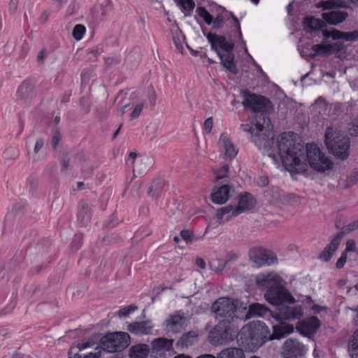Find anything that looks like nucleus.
I'll list each match as a JSON object with an SVG mask.
<instances>
[{
    "label": "nucleus",
    "mask_w": 358,
    "mask_h": 358,
    "mask_svg": "<svg viewBox=\"0 0 358 358\" xmlns=\"http://www.w3.org/2000/svg\"><path fill=\"white\" fill-rule=\"evenodd\" d=\"M282 278L273 272L260 273L256 277L258 287L266 289L265 299L272 305L278 306L282 302H295L294 297L282 286Z\"/></svg>",
    "instance_id": "nucleus-3"
},
{
    "label": "nucleus",
    "mask_w": 358,
    "mask_h": 358,
    "mask_svg": "<svg viewBox=\"0 0 358 358\" xmlns=\"http://www.w3.org/2000/svg\"><path fill=\"white\" fill-rule=\"evenodd\" d=\"M173 339L158 338L152 341L151 345L153 352L171 351L173 350Z\"/></svg>",
    "instance_id": "nucleus-23"
},
{
    "label": "nucleus",
    "mask_w": 358,
    "mask_h": 358,
    "mask_svg": "<svg viewBox=\"0 0 358 358\" xmlns=\"http://www.w3.org/2000/svg\"><path fill=\"white\" fill-rule=\"evenodd\" d=\"M218 358H245V355L243 349L240 348H227L218 354Z\"/></svg>",
    "instance_id": "nucleus-28"
},
{
    "label": "nucleus",
    "mask_w": 358,
    "mask_h": 358,
    "mask_svg": "<svg viewBox=\"0 0 358 358\" xmlns=\"http://www.w3.org/2000/svg\"><path fill=\"white\" fill-rule=\"evenodd\" d=\"M207 38L211 44L212 49L217 53L220 52L218 50V46L222 50L223 52H231L234 49V43L227 41L222 36H217L216 34L209 33L207 35Z\"/></svg>",
    "instance_id": "nucleus-13"
},
{
    "label": "nucleus",
    "mask_w": 358,
    "mask_h": 358,
    "mask_svg": "<svg viewBox=\"0 0 358 358\" xmlns=\"http://www.w3.org/2000/svg\"><path fill=\"white\" fill-rule=\"evenodd\" d=\"M227 261L222 259H214L208 263L210 268L216 273H220L224 270Z\"/></svg>",
    "instance_id": "nucleus-34"
},
{
    "label": "nucleus",
    "mask_w": 358,
    "mask_h": 358,
    "mask_svg": "<svg viewBox=\"0 0 358 358\" xmlns=\"http://www.w3.org/2000/svg\"><path fill=\"white\" fill-rule=\"evenodd\" d=\"M180 236L187 245H192L194 241L199 239V238L194 235V232L189 229L181 230Z\"/></svg>",
    "instance_id": "nucleus-35"
},
{
    "label": "nucleus",
    "mask_w": 358,
    "mask_h": 358,
    "mask_svg": "<svg viewBox=\"0 0 358 358\" xmlns=\"http://www.w3.org/2000/svg\"><path fill=\"white\" fill-rule=\"evenodd\" d=\"M213 125V121L212 117L207 118L203 124L204 129L206 132L210 133Z\"/></svg>",
    "instance_id": "nucleus-54"
},
{
    "label": "nucleus",
    "mask_w": 358,
    "mask_h": 358,
    "mask_svg": "<svg viewBox=\"0 0 358 358\" xmlns=\"http://www.w3.org/2000/svg\"><path fill=\"white\" fill-rule=\"evenodd\" d=\"M269 311L268 308L263 304L254 303L248 306L246 313V319H250L255 317H262Z\"/></svg>",
    "instance_id": "nucleus-26"
},
{
    "label": "nucleus",
    "mask_w": 358,
    "mask_h": 358,
    "mask_svg": "<svg viewBox=\"0 0 358 358\" xmlns=\"http://www.w3.org/2000/svg\"><path fill=\"white\" fill-rule=\"evenodd\" d=\"M137 309V307L134 305H130L123 308H121L118 311L119 317H126L128 316L130 313L134 312Z\"/></svg>",
    "instance_id": "nucleus-46"
},
{
    "label": "nucleus",
    "mask_w": 358,
    "mask_h": 358,
    "mask_svg": "<svg viewBox=\"0 0 358 358\" xmlns=\"http://www.w3.org/2000/svg\"><path fill=\"white\" fill-rule=\"evenodd\" d=\"M85 31H86V28L84 25L83 24H76L73 29V31H72V35H73V37L76 40V41H80L85 34Z\"/></svg>",
    "instance_id": "nucleus-39"
},
{
    "label": "nucleus",
    "mask_w": 358,
    "mask_h": 358,
    "mask_svg": "<svg viewBox=\"0 0 358 358\" xmlns=\"http://www.w3.org/2000/svg\"><path fill=\"white\" fill-rule=\"evenodd\" d=\"M61 139V136L59 131H56L52 138V145L53 148H56Z\"/></svg>",
    "instance_id": "nucleus-55"
},
{
    "label": "nucleus",
    "mask_w": 358,
    "mask_h": 358,
    "mask_svg": "<svg viewBox=\"0 0 358 358\" xmlns=\"http://www.w3.org/2000/svg\"><path fill=\"white\" fill-rule=\"evenodd\" d=\"M217 55L221 60V64L230 72L236 74L237 69L234 62V55L232 51L227 52H217Z\"/></svg>",
    "instance_id": "nucleus-24"
},
{
    "label": "nucleus",
    "mask_w": 358,
    "mask_h": 358,
    "mask_svg": "<svg viewBox=\"0 0 358 358\" xmlns=\"http://www.w3.org/2000/svg\"><path fill=\"white\" fill-rule=\"evenodd\" d=\"M167 20L169 22L171 23L169 25V27H170V31L172 34L173 41L176 45V47L177 48H179V38L178 37V33L179 31V27H178V23L176 22V20H174L172 22L171 17L169 16L167 17Z\"/></svg>",
    "instance_id": "nucleus-36"
},
{
    "label": "nucleus",
    "mask_w": 358,
    "mask_h": 358,
    "mask_svg": "<svg viewBox=\"0 0 358 358\" xmlns=\"http://www.w3.org/2000/svg\"><path fill=\"white\" fill-rule=\"evenodd\" d=\"M278 155L287 171L297 173L305 172L310 166L319 172L332 169L333 164L320 148L314 144L303 145L296 142L294 133H283L277 141Z\"/></svg>",
    "instance_id": "nucleus-1"
},
{
    "label": "nucleus",
    "mask_w": 358,
    "mask_h": 358,
    "mask_svg": "<svg viewBox=\"0 0 358 358\" xmlns=\"http://www.w3.org/2000/svg\"><path fill=\"white\" fill-rule=\"evenodd\" d=\"M144 107V103L141 102L137 103L132 110V112L129 115V118L131 120L138 118L141 114L143 109Z\"/></svg>",
    "instance_id": "nucleus-44"
},
{
    "label": "nucleus",
    "mask_w": 358,
    "mask_h": 358,
    "mask_svg": "<svg viewBox=\"0 0 358 358\" xmlns=\"http://www.w3.org/2000/svg\"><path fill=\"white\" fill-rule=\"evenodd\" d=\"M131 109V106L129 104H125L124 106L117 110V115L122 116L126 113V111Z\"/></svg>",
    "instance_id": "nucleus-56"
},
{
    "label": "nucleus",
    "mask_w": 358,
    "mask_h": 358,
    "mask_svg": "<svg viewBox=\"0 0 358 358\" xmlns=\"http://www.w3.org/2000/svg\"><path fill=\"white\" fill-rule=\"evenodd\" d=\"M358 182V169L354 170L346 178L345 188H349Z\"/></svg>",
    "instance_id": "nucleus-40"
},
{
    "label": "nucleus",
    "mask_w": 358,
    "mask_h": 358,
    "mask_svg": "<svg viewBox=\"0 0 358 358\" xmlns=\"http://www.w3.org/2000/svg\"><path fill=\"white\" fill-rule=\"evenodd\" d=\"M356 248L355 243L353 241H348L347 242L346 252L347 251H353Z\"/></svg>",
    "instance_id": "nucleus-61"
},
{
    "label": "nucleus",
    "mask_w": 358,
    "mask_h": 358,
    "mask_svg": "<svg viewBox=\"0 0 358 358\" xmlns=\"http://www.w3.org/2000/svg\"><path fill=\"white\" fill-rule=\"evenodd\" d=\"M320 324L321 322L319 319L315 316H312L299 322L296 329L301 334L306 336H310L317 331Z\"/></svg>",
    "instance_id": "nucleus-12"
},
{
    "label": "nucleus",
    "mask_w": 358,
    "mask_h": 358,
    "mask_svg": "<svg viewBox=\"0 0 358 358\" xmlns=\"http://www.w3.org/2000/svg\"><path fill=\"white\" fill-rule=\"evenodd\" d=\"M244 131L250 132L255 136L253 141L259 149L264 150V154L271 159L274 164H278V157L271 151L274 145V134L273 127L269 117L264 114L255 117V122L252 124L242 125Z\"/></svg>",
    "instance_id": "nucleus-2"
},
{
    "label": "nucleus",
    "mask_w": 358,
    "mask_h": 358,
    "mask_svg": "<svg viewBox=\"0 0 358 358\" xmlns=\"http://www.w3.org/2000/svg\"><path fill=\"white\" fill-rule=\"evenodd\" d=\"M197 341V334L195 331H189L186 334H183L180 338V346L186 347L192 345Z\"/></svg>",
    "instance_id": "nucleus-33"
},
{
    "label": "nucleus",
    "mask_w": 358,
    "mask_h": 358,
    "mask_svg": "<svg viewBox=\"0 0 358 358\" xmlns=\"http://www.w3.org/2000/svg\"><path fill=\"white\" fill-rule=\"evenodd\" d=\"M266 330L261 323H253L242 327L237 336L240 345L253 351L260 348L266 341Z\"/></svg>",
    "instance_id": "nucleus-5"
},
{
    "label": "nucleus",
    "mask_w": 358,
    "mask_h": 358,
    "mask_svg": "<svg viewBox=\"0 0 358 358\" xmlns=\"http://www.w3.org/2000/svg\"><path fill=\"white\" fill-rule=\"evenodd\" d=\"M180 6L182 8V10L185 13V15L192 12L194 7L195 3L193 0H180Z\"/></svg>",
    "instance_id": "nucleus-42"
},
{
    "label": "nucleus",
    "mask_w": 358,
    "mask_h": 358,
    "mask_svg": "<svg viewBox=\"0 0 358 358\" xmlns=\"http://www.w3.org/2000/svg\"><path fill=\"white\" fill-rule=\"evenodd\" d=\"M255 205V201L253 196L248 193L241 195L238 199V204L236 207L235 215H239L240 213L252 209Z\"/></svg>",
    "instance_id": "nucleus-19"
},
{
    "label": "nucleus",
    "mask_w": 358,
    "mask_h": 358,
    "mask_svg": "<svg viewBox=\"0 0 358 358\" xmlns=\"http://www.w3.org/2000/svg\"><path fill=\"white\" fill-rule=\"evenodd\" d=\"M243 105L245 108H250L255 113L259 112L266 117L264 112L271 106V102L268 99L247 92H243Z\"/></svg>",
    "instance_id": "nucleus-9"
},
{
    "label": "nucleus",
    "mask_w": 358,
    "mask_h": 358,
    "mask_svg": "<svg viewBox=\"0 0 358 358\" xmlns=\"http://www.w3.org/2000/svg\"><path fill=\"white\" fill-rule=\"evenodd\" d=\"M322 18L329 24L336 25L343 22L348 16L344 11H331L322 13Z\"/></svg>",
    "instance_id": "nucleus-21"
},
{
    "label": "nucleus",
    "mask_w": 358,
    "mask_h": 358,
    "mask_svg": "<svg viewBox=\"0 0 358 358\" xmlns=\"http://www.w3.org/2000/svg\"><path fill=\"white\" fill-rule=\"evenodd\" d=\"M195 264L201 269L203 270V269L206 268V262H205L204 259L201 258V257H196V258Z\"/></svg>",
    "instance_id": "nucleus-57"
},
{
    "label": "nucleus",
    "mask_w": 358,
    "mask_h": 358,
    "mask_svg": "<svg viewBox=\"0 0 358 358\" xmlns=\"http://www.w3.org/2000/svg\"><path fill=\"white\" fill-rule=\"evenodd\" d=\"M316 6L323 10H328L338 8H348L350 7V4L348 1L345 0H327L320 1L317 3Z\"/></svg>",
    "instance_id": "nucleus-25"
},
{
    "label": "nucleus",
    "mask_w": 358,
    "mask_h": 358,
    "mask_svg": "<svg viewBox=\"0 0 358 358\" xmlns=\"http://www.w3.org/2000/svg\"><path fill=\"white\" fill-rule=\"evenodd\" d=\"M45 54H46L45 49H43L39 52V53L38 54V56H37L38 62H40V63L43 62V61L45 57Z\"/></svg>",
    "instance_id": "nucleus-62"
},
{
    "label": "nucleus",
    "mask_w": 358,
    "mask_h": 358,
    "mask_svg": "<svg viewBox=\"0 0 358 358\" xmlns=\"http://www.w3.org/2000/svg\"><path fill=\"white\" fill-rule=\"evenodd\" d=\"M222 21H223L222 17H217L214 20V21H213L214 27H219V25H220V24H222Z\"/></svg>",
    "instance_id": "nucleus-63"
},
{
    "label": "nucleus",
    "mask_w": 358,
    "mask_h": 358,
    "mask_svg": "<svg viewBox=\"0 0 358 358\" xmlns=\"http://www.w3.org/2000/svg\"><path fill=\"white\" fill-rule=\"evenodd\" d=\"M357 229H358V220H355V221L349 223L348 224L344 226L341 229V231L337 234L336 236L338 238H339V239L341 241V239L345 234H349L351 231H353Z\"/></svg>",
    "instance_id": "nucleus-38"
},
{
    "label": "nucleus",
    "mask_w": 358,
    "mask_h": 358,
    "mask_svg": "<svg viewBox=\"0 0 358 358\" xmlns=\"http://www.w3.org/2000/svg\"><path fill=\"white\" fill-rule=\"evenodd\" d=\"M79 352L76 346H72L69 352V358H85L79 355Z\"/></svg>",
    "instance_id": "nucleus-52"
},
{
    "label": "nucleus",
    "mask_w": 358,
    "mask_h": 358,
    "mask_svg": "<svg viewBox=\"0 0 358 358\" xmlns=\"http://www.w3.org/2000/svg\"><path fill=\"white\" fill-rule=\"evenodd\" d=\"M211 309L220 324H230L236 321V306L234 301L229 298L218 299L213 303Z\"/></svg>",
    "instance_id": "nucleus-6"
},
{
    "label": "nucleus",
    "mask_w": 358,
    "mask_h": 358,
    "mask_svg": "<svg viewBox=\"0 0 358 358\" xmlns=\"http://www.w3.org/2000/svg\"><path fill=\"white\" fill-rule=\"evenodd\" d=\"M305 353V346L296 339L288 338L281 347L282 358H302Z\"/></svg>",
    "instance_id": "nucleus-10"
},
{
    "label": "nucleus",
    "mask_w": 358,
    "mask_h": 358,
    "mask_svg": "<svg viewBox=\"0 0 358 358\" xmlns=\"http://www.w3.org/2000/svg\"><path fill=\"white\" fill-rule=\"evenodd\" d=\"M345 40L348 41H354L358 40V30L352 32H345Z\"/></svg>",
    "instance_id": "nucleus-49"
},
{
    "label": "nucleus",
    "mask_w": 358,
    "mask_h": 358,
    "mask_svg": "<svg viewBox=\"0 0 358 358\" xmlns=\"http://www.w3.org/2000/svg\"><path fill=\"white\" fill-rule=\"evenodd\" d=\"M234 304L236 306V309L234 310L236 320H247L248 319H246V313L248 310L247 304L238 300L234 301Z\"/></svg>",
    "instance_id": "nucleus-32"
},
{
    "label": "nucleus",
    "mask_w": 358,
    "mask_h": 358,
    "mask_svg": "<svg viewBox=\"0 0 358 358\" xmlns=\"http://www.w3.org/2000/svg\"><path fill=\"white\" fill-rule=\"evenodd\" d=\"M150 352V348L146 344H138L132 346L129 350L131 358H145Z\"/></svg>",
    "instance_id": "nucleus-29"
},
{
    "label": "nucleus",
    "mask_w": 358,
    "mask_h": 358,
    "mask_svg": "<svg viewBox=\"0 0 358 358\" xmlns=\"http://www.w3.org/2000/svg\"><path fill=\"white\" fill-rule=\"evenodd\" d=\"M130 343V336L126 332L110 333L101 339L102 349L109 353L120 352Z\"/></svg>",
    "instance_id": "nucleus-7"
},
{
    "label": "nucleus",
    "mask_w": 358,
    "mask_h": 358,
    "mask_svg": "<svg viewBox=\"0 0 358 358\" xmlns=\"http://www.w3.org/2000/svg\"><path fill=\"white\" fill-rule=\"evenodd\" d=\"M19 0H10L9 3V10L12 13L15 12L17 8Z\"/></svg>",
    "instance_id": "nucleus-58"
},
{
    "label": "nucleus",
    "mask_w": 358,
    "mask_h": 358,
    "mask_svg": "<svg viewBox=\"0 0 358 358\" xmlns=\"http://www.w3.org/2000/svg\"><path fill=\"white\" fill-rule=\"evenodd\" d=\"M273 333L272 336L269 337L270 340L280 339L294 331V327L292 324H289L283 322L280 323L278 325L273 326Z\"/></svg>",
    "instance_id": "nucleus-22"
},
{
    "label": "nucleus",
    "mask_w": 358,
    "mask_h": 358,
    "mask_svg": "<svg viewBox=\"0 0 358 358\" xmlns=\"http://www.w3.org/2000/svg\"><path fill=\"white\" fill-rule=\"evenodd\" d=\"M196 12L198 15L203 19L206 24H210L213 22V17L203 7H198L196 8Z\"/></svg>",
    "instance_id": "nucleus-41"
},
{
    "label": "nucleus",
    "mask_w": 358,
    "mask_h": 358,
    "mask_svg": "<svg viewBox=\"0 0 358 358\" xmlns=\"http://www.w3.org/2000/svg\"><path fill=\"white\" fill-rule=\"evenodd\" d=\"M90 213L87 210V206L86 209L85 206H83V209L78 212V219L83 224L87 222L90 220Z\"/></svg>",
    "instance_id": "nucleus-45"
},
{
    "label": "nucleus",
    "mask_w": 358,
    "mask_h": 358,
    "mask_svg": "<svg viewBox=\"0 0 358 358\" xmlns=\"http://www.w3.org/2000/svg\"><path fill=\"white\" fill-rule=\"evenodd\" d=\"M249 258L257 267L270 265L278 262L276 255L270 250L253 248L249 251Z\"/></svg>",
    "instance_id": "nucleus-8"
},
{
    "label": "nucleus",
    "mask_w": 358,
    "mask_h": 358,
    "mask_svg": "<svg viewBox=\"0 0 358 358\" xmlns=\"http://www.w3.org/2000/svg\"><path fill=\"white\" fill-rule=\"evenodd\" d=\"M325 144L334 156L345 160L349 156L350 138L343 132L333 127H328L325 131Z\"/></svg>",
    "instance_id": "nucleus-4"
},
{
    "label": "nucleus",
    "mask_w": 358,
    "mask_h": 358,
    "mask_svg": "<svg viewBox=\"0 0 358 358\" xmlns=\"http://www.w3.org/2000/svg\"><path fill=\"white\" fill-rule=\"evenodd\" d=\"M153 326L151 321L133 322L128 326V330L135 335H147L151 333Z\"/></svg>",
    "instance_id": "nucleus-18"
},
{
    "label": "nucleus",
    "mask_w": 358,
    "mask_h": 358,
    "mask_svg": "<svg viewBox=\"0 0 358 358\" xmlns=\"http://www.w3.org/2000/svg\"><path fill=\"white\" fill-rule=\"evenodd\" d=\"M179 328V314L175 313L170 315L165 322V329L168 332H178Z\"/></svg>",
    "instance_id": "nucleus-30"
},
{
    "label": "nucleus",
    "mask_w": 358,
    "mask_h": 358,
    "mask_svg": "<svg viewBox=\"0 0 358 358\" xmlns=\"http://www.w3.org/2000/svg\"><path fill=\"white\" fill-rule=\"evenodd\" d=\"M196 358H218V355L215 357L213 355L205 354V355H200Z\"/></svg>",
    "instance_id": "nucleus-64"
},
{
    "label": "nucleus",
    "mask_w": 358,
    "mask_h": 358,
    "mask_svg": "<svg viewBox=\"0 0 358 358\" xmlns=\"http://www.w3.org/2000/svg\"><path fill=\"white\" fill-rule=\"evenodd\" d=\"M349 352L352 358H358V329L354 333L353 339L349 345Z\"/></svg>",
    "instance_id": "nucleus-37"
},
{
    "label": "nucleus",
    "mask_w": 358,
    "mask_h": 358,
    "mask_svg": "<svg viewBox=\"0 0 358 358\" xmlns=\"http://www.w3.org/2000/svg\"><path fill=\"white\" fill-rule=\"evenodd\" d=\"M350 134L354 136H358V120L355 121L348 128Z\"/></svg>",
    "instance_id": "nucleus-50"
},
{
    "label": "nucleus",
    "mask_w": 358,
    "mask_h": 358,
    "mask_svg": "<svg viewBox=\"0 0 358 358\" xmlns=\"http://www.w3.org/2000/svg\"><path fill=\"white\" fill-rule=\"evenodd\" d=\"M229 166L223 165L220 169L215 170V180H219L228 176Z\"/></svg>",
    "instance_id": "nucleus-43"
},
{
    "label": "nucleus",
    "mask_w": 358,
    "mask_h": 358,
    "mask_svg": "<svg viewBox=\"0 0 358 358\" xmlns=\"http://www.w3.org/2000/svg\"><path fill=\"white\" fill-rule=\"evenodd\" d=\"M96 344L95 341L93 340H88L86 342H83L82 343H78L76 345V348L78 349V352H81L85 349L92 348Z\"/></svg>",
    "instance_id": "nucleus-47"
},
{
    "label": "nucleus",
    "mask_w": 358,
    "mask_h": 358,
    "mask_svg": "<svg viewBox=\"0 0 358 358\" xmlns=\"http://www.w3.org/2000/svg\"><path fill=\"white\" fill-rule=\"evenodd\" d=\"M303 24L306 28L308 29L309 31L319 29L325 26V22L324 21L313 17H306L304 19Z\"/></svg>",
    "instance_id": "nucleus-31"
},
{
    "label": "nucleus",
    "mask_w": 358,
    "mask_h": 358,
    "mask_svg": "<svg viewBox=\"0 0 358 358\" xmlns=\"http://www.w3.org/2000/svg\"><path fill=\"white\" fill-rule=\"evenodd\" d=\"M230 16H231V19L233 20V21L236 23V27L237 30L238 31L239 38L242 41V44H243V46L244 48L245 52L246 53H248V50H247V48H246V45H245V43L243 41L242 34H241V31L240 23H239L237 17L232 13H230Z\"/></svg>",
    "instance_id": "nucleus-48"
},
{
    "label": "nucleus",
    "mask_w": 358,
    "mask_h": 358,
    "mask_svg": "<svg viewBox=\"0 0 358 358\" xmlns=\"http://www.w3.org/2000/svg\"><path fill=\"white\" fill-rule=\"evenodd\" d=\"M233 340L231 328L230 327L223 325L222 324L217 326L215 332L213 336L212 342L213 343L223 345L227 344Z\"/></svg>",
    "instance_id": "nucleus-14"
},
{
    "label": "nucleus",
    "mask_w": 358,
    "mask_h": 358,
    "mask_svg": "<svg viewBox=\"0 0 358 358\" xmlns=\"http://www.w3.org/2000/svg\"><path fill=\"white\" fill-rule=\"evenodd\" d=\"M285 302L278 305L279 306V315L276 316L277 320H296L303 315L301 306L289 307L284 305Z\"/></svg>",
    "instance_id": "nucleus-11"
},
{
    "label": "nucleus",
    "mask_w": 358,
    "mask_h": 358,
    "mask_svg": "<svg viewBox=\"0 0 358 358\" xmlns=\"http://www.w3.org/2000/svg\"><path fill=\"white\" fill-rule=\"evenodd\" d=\"M231 189V187L228 185L215 187L210 194L212 202L217 205L225 203L229 200Z\"/></svg>",
    "instance_id": "nucleus-16"
},
{
    "label": "nucleus",
    "mask_w": 358,
    "mask_h": 358,
    "mask_svg": "<svg viewBox=\"0 0 358 358\" xmlns=\"http://www.w3.org/2000/svg\"><path fill=\"white\" fill-rule=\"evenodd\" d=\"M341 241L339 239V238L336 236L322 252L320 255V259L324 262L329 261L332 257L333 254L337 250L338 245L341 243Z\"/></svg>",
    "instance_id": "nucleus-27"
},
{
    "label": "nucleus",
    "mask_w": 358,
    "mask_h": 358,
    "mask_svg": "<svg viewBox=\"0 0 358 358\" xmlns=\"http://www.w3.org/2000/svg\"><path fill=\"white\" fill-rule=\"evenodd\" d=\"M219 145L220 147L224 150L225 159H232L236 156L238 150L235 148L234 144L231 143L227 134H221L219 140Z\"/></svg>",
    "instance_id": "nucleus-17"
},
{
    "label": "nucleus",
    "mask_w": 358,
    "mask_h": 358,
    "mask_svg": "<svg viewBox=\"0 0 358 358\" xmlns=\"http://www.w3.org/2000/svg\"><path fill=\"white\" fill-rule=\"evenodd\" d=\"M43 141L42 139H38L36 142L34 147V152L37 153L43 146Z\"/></svg>",
    "instance_id": "nucleus-60"
},
{
    "label": "nucleus",
    "mask_w": 358,
    "mask_h": 358,
    "mask_svg": "<svg viewBox=\"0 0 358 358\" xmlns=\"http://www.w3.org/2000/svg\"><path fill=\"white\" fill-rule=\"evenodd\" d=\"M345 32L339 31L338 29H333L331 38L334 40L336 39H345Z\"/></svg>",
    "instance_id": "nucleus-51"
},
{
    "label": "nucleus",
    "mask_w": 358,
    "mask_h": 358,
    "mask_svg": "<svg viewBox=\"0 0 358 358\" xmlns=\"http://www.w3.org/2000/svg\"><path fill=\"white\" fill-rule=\"evenodd\" d=\"M346 259H347V253H346V251H345L344 252L342 253L341 257L338 259L336 264V266L338 268H342L345 263L346 262Z\"/></svg>",
    "instance_id": "nucleus-53"
},
{
    "label": "nucleus",
    "mask_w": 358,
    "mask_h": 358,
    "mask_svg": "<svg viewBox=\"0 0 358 358\" xmlns=\"http://www.w3.org/2000/svg\"><path fill=\"white\" fill-rule=\"evenodd\" d=\"M236 207L232 205H229L217 210L215 217L218 220L219 224L224 222L229 221L232 217L237 216L235 215Z\"/></svg>",
    "instance_id": "nucleus-20"
},
{
    "label": "nucleus",
    "mask_w": 358,
    "mask_h": 358,
    "mask_svg": "<svg viewBox=\"0 0 358 358\" xmlns=\"http://www.w3.org/2000/svg\"><path fill=\"white\" fill-rule=\"evenodd\" d=\"M344 48L343 43L341 42H336L332 44L322 45L317 44L312 46V50L315 52L314 55H311V57H315L317 55H330L334 52L341 51Z\"/></svg>",
    "instance_id": "nucleus-15"
},
{
    "label": "nucleus",
    "mask_w": 358,
    "mask_h": 358,
    "mask_svg": "<svg viewBox=\"0 0 358 358\" xmlns=\"http://www.w3.org/2000/svg\"><path fill=\"white\" fill-rule=\"evenodd\" d=\"M96 350L97 351L95 352H90L85 355V358H99L101 357V350L97 348H96Z\"/></svg>",
    "instance_id": "nucleus-59"
}]
</instances>
